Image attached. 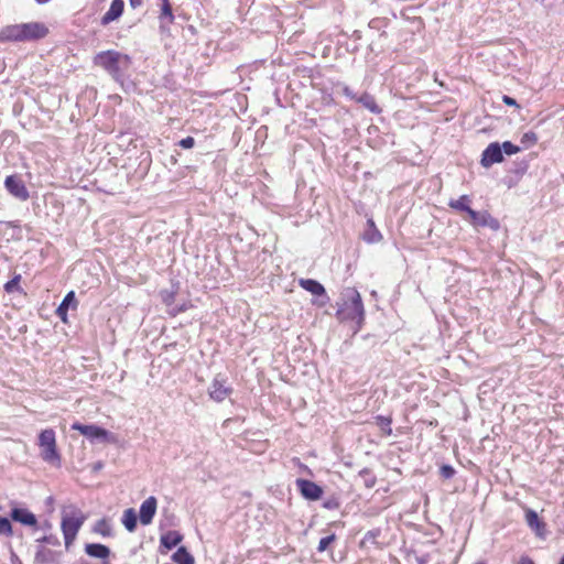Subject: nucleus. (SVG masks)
Returning <instances> with one entry per match:
<instances>
[{"instance_id": "1", "label": "nucleus", "mask_w": 564, "mask_h": 564, "mask_svg": "<svg viewBox=\"0 0 564 564\" xmlns=\"http://www.w3.org/2000/svg\"><path fill=\"white\" fill-rule=\"evenodd\" d=\"M343 302L336 312V316L341 322H355L354 333H357L365 321V308L359 292L354 288H347L341 293Z\"/></svg>"}, {"instance_id": "2", "label": "nucleus", "mask_w": 564, "mask_h": 564, "mask_svg": "<svg viewBox=\"0 0 564 564\" xmlns=\"http://www.w3.org/2000/svg\"><path fill=\"white\" fill-rule=\"evenodd\" d=\"M95 65L105 69L112 78L119 80L123 77L131 65L129 55L118 51L109 50L99 52L94 57Z\"/></svg>"}, {"instance_id": "3", "label": "nucleus", "mask_w": 564, "mask_h": 564, "mask_svg": "<svg viewBox=\"0 0 564 564\" xmlns=\"http://www.w3.org/2000/svg\"><path fill=\"white\" fill-rule=\"evenodd\" d=\"M86 519L84 512L75 506H68L62 510L61 530L67 550L75 541Z\"/></svg>"}, {"instance_id": "4", "label": "nucleus", "mask_w": 564, "mask_h": 564, "mask_svg": "<svg viewBox=\"0 0 564 564\" xmlns=\"http://www.w3.org/2000/svg\"><path fill=\"white\" fill-rule=\"evenodd\" d=\"M41 457L47 463H59V455L56 447V436L52 429L43 430L39 435Z\"/></svg>"}, {"instance_id": "5", "label": "nucleus", "mask_w": 564, "mask_h": 564, "mask_svg": "<svg viewBox=\"0 0 564 564\" xmlns=\"http://www.w3.org/2000/svg\"><path fill=\"white\" fill-rule=\"evenodd\" d=\"M72 429L80 432L84 436H86L90 441H101V442H106V443H115V441H116L113 434H111L107 430H105L100 426L94 425V424L85 425V424H80V423L76 422L72 425Z\"/></svg>"}, {"instance_id": "6", "label": "nucleus", "mask_w": 564, "mask_h": 564, "mask_svg": "<svg viewBox=\"0 0 564 564\" xmlns=\"http://www.w3.org/2000/svg\"><path fill=\"white\" fill-rule=\"evenodd\" d=\"M6 189L19 200H26L29 198V191L23 181L18 175H9L4 181Z\"/></svg>"}, {"instance_id": "7", "label": "nucleus", "mask_w": 564, "mask_h": 564, "mask_svg": "<svg viewBox=\"0 0 564 564\" xmlns=\"http://www.w3.org/2000/svg\"><path fill=\"white\" fill-rule=\"evenodd\" d=\"M20 25L23 41L40 40L48 33V29L45 24L40 22L22 23Z\"/></svg>"}, {"instance_id": "8", "label": "nucleus", "mask_w": 564, "mask_h": 564, "mask_svg": "<svg viewBox=\"0 0 564 564\" xmlns=\"http://www.w3.org/2000/svg\"><path fill=\"white\" fill-rule=\"evenodd\" d=\"M295 484L302 496L308 500H318L323 496V489L311 480L297 479Z\"/></svg>"}, {"instance_id": "9", "label": "nucleus", "mask_w": 564, "mask_h": 564, "mask_svg": "<svg viewBox=\"0 0 564 564\" xmlns=\"http://www.w3.org/2000/svg\"><path fill=\"white\" fill-rule=\"evenodd\" d=\"M503 160L502 149L498 143H490L481 155V165L489 167L495 163H500Z\"/></svg>"}, {"instance_id": "10", "label": "nucleus", "mask_w": 564, "mask_h": 564, "mask_svg": "<svg viewBox=\"0 0 564 564\" xmlns=\"http://www.w3.org/2000/svg\"><path fill=\"white\" fill-rule=\"evenodd\" d=\"M231 393V389L226 386L225 380L216 377L208 389L209 397L216 402L224 401Z\"/></svg>"}, {"instance_id": "11", "label": "nucleus", "mask_w": 564, "mask_h": 564, "mask_svg": "<svg viewBox=\"0 0 564 564\" xmlns=\"http://www.w3.org/2000/svg\"><path fill=\"white\" fill-rule=\"evenodd\" d=\"M156 507H158V501L154 497H149L141 503L140 511H139V518H140V522L143 525H148L152 522L153 517L155 516V512H156Z\"/></svg>"}, {"instance_id": "12", "label": "nucleus", "mask_w": 564, "mask_h": 564, "mask_svg": "<svg viewBox=\"0 0 564 564\" xmlns=\"http://www.w3.org/2000/svg\"><path fill=\"white\" fill-rule=\"evenodd\" d=\"M85 553L95 558L102 560L101 564H110L108 557L110 555V549L99 543H88L85 545Z\"/></svg>"}, {"instance_id": "13", "label": "nucleus", "mask_w": 564, "mask_h": 564, "mask_svg": "<svg viewBox=\"0 0 564 564\" xmlns=\"http://www.w3.org/2000/svg\"><path fill=\"white\" fill-rule=\"evenodd\" d=\"M11 518L24 525L35 527L37 524L35 514L24 508L12 509Z\"/></svg>"}, {"instance_id": "14", "label": "nucleus", "mask_w": 564, "mask_h": 564, "mask_svg": "<svg viewBox=\"0 0 564 564\" xmlns=\"http://www.w3.org/2000/svg\"><path fill=\"white\" fill-rule=\"evenodd\" d=\"M123 8H124L123 0H112L110 8L101 18V23L104 25H107L110 22L119 19L123 12Z\"/></svg>"}, {"instance_id": "15", "label": "nucleus", "mask_w": 564, "mask_h": 564, "mask_svg": "<svg viewBox=\"0 0 564 564\" xmlns=\"http://www.w3.org/2000/svg\"><path fill=\"white\" fill-rule=\"evenodd\" d=\"M15 41L22 42L20 24L7 25L0 31V42Z\"/></svg>"}, {"instance_id": "16", "label": "nucleus", "mask_w": 564, "mask_h": 564, "mask_svg": "<svg viewBox=\"0 0 564 564\" xmlns=\"http://www.w3.org/2000/svg\"><path fill=\"white\" fill-rule=\"evenodd\" d=\"M469 221L474 226H497V221L488 213H479L474 209L469 210Z\"/></svg>"}, {"instance_id": "17", "label": "nucleus", "mask_w": 564, "mask_h": 564, "mask_svg": "<svg viewBox=\"0 0 564 564\" xmlns=\"http://www.w3.org/2000/svg\"><path fill=\"white\" fill-rule=\"evenodd\" d=\"M76 308L77 301L73 291L68 292L59 306L56 310V314L63 322H67V312L69 307Z\"/></svg>"}, {"instance_id": "18", "label": "nucleus", "mask_w": 564, "mask_h": 564, "mask_svg": "<svg viewBox=\"0 0 564 564\" xmlns=\"http://www.w3.org/2000/svg\"><path fill=\"white\" fill-rule=\"evenodd\" d=\"M528 525L535 531L536 535L544 536L545 524L542 522L538 513L533 510H528L525 514Z\"/></svg>"}, {"instance_id": "19", "label": "nucleus", "mask_w": 564, "mask_h": 564, "mask_svg": "<svg viewBox=\"0 0 564 564\" xmlns=\"http://www.w3.org/2000/svg\"><path fill=\"white\" fill-rule=\"evenodd\" d=\"M299 284L306 290L307 292L314 295H323L325 294V288L317 281L312 279H301Z\"/></svg>"}, {"instance_id": "20", "label": "nucleus", "mask_w": 564, "mask_h": 564, "mask_svg": "<svg viewBox=\"0 0 564 564\" xmlns=\"http://www.w3.org/2000/svg\"><path fill=\"white\" fill-rule=\"evenodd\" d=\"M367 230L364 234V239L369 243L379 242L382 239L381 232L377 229L372 219L367 220Z\"/></svg>"}, {"instance_id": "21", "label": "nucleus", "mask_w": 564, "mask_h": 564, "mask_svg": "<svg viewBox=\"0 0 564 564\" xmlns=\"http://www.w3.org/2000/svg\"><path fill=\"white\" fill-rule=\"evenodd\" d=\"M93 532L100 534L104 538H109L113 535V529L108 519H100L98 520L94 527Z\"/></svg>"}, {"instance_id": "22", "label": "nucleus", "mask_w": 564, "mask_h": 564, "mask_svg": "<svg viewBox=\"0 0 564 564\" xmlns=\"http://www.w3.org/2000/svg\"><path fill=\"white\" fill-rule=\"evenodd\" d=\"M182 539L183 536L177 531H167L166 533L162 534L161 544L171 550L172 547L176 546L182 541Z\"/></svg>"}, {"instance_id": "23", "label": "nucleus", "mask_w": 564, "mask_h": 564, "mask_svg": "<svg viewBox=\"0 0 564 564\" xmlns=\"http://www.w3.org/2000/svg\"><path fill=\"white\" fill-rule=\"evenodd\" d=\"M55 560V554L50 549L40 546L34 556L35 564H50Z\"/></svg>"}, {"instance_id": "24", "label": "nucleus", "mask_w": 564, "mask_h": 564, "mask_svg": "<svg viewBox=\"0 0 564 564\" xmlns=\"http://www.w3.org/2000/svg\"><path fill=\"white\" fill-rule=\"evenodd\" d=\"M469 203H470L469 196L462 195L457 199L449 200L448 206L458 212H466L469 215V210H471V208L469 207Z\"/></svg>"}, {"instance_id": "25", "label": "nucleus", "mask_w": 564, "mask_h": 564, "mask_svg": "<svg viewBox=\"0 0 564 564\" xmlns=\"http://www.w3.org/2000/svg\"><path fill=\"white\" fill-rule=\"evenodd\" d=\"M137 513L133 509H127L122 516V524L129 532H133L137 528Z\"/></svg>"}, {"instance_id": "26", "label": "nucleus", "mask_w": 564, "mask_h": 564, "mask_svg": "<svg viewBox=\"0 0 564 564\" xmlns=\"http://www.w3.org/2000/svg\"><path fill=\"white\" fill-rule=\"evenodd\" d=\"M356 101L361 104L366 109L370 110L373 113L380 112V108L376 104L375 98L367 93H365L360 97H358Z\"/></svg>"}, {"instance_id": "27", "label": "nucleus", "mask_w": 564, "mask_h": 564, "mask_svg": "<svg viewBox=\"0 0 564 564\" xmlns=\"http://www.w3.org/2000/svg\"><path fill=\"white\" fill-rule=\"evenodd\" d=\"M173 561L177 564H194V557L187 552L185 547H180L172 556Z\"/></svg>"}, {"instance_id": "28", "label": "nucleus", "mask_w": 564, "mask_h": 564, "mask_svg": "<svg viewBox=\"0 0 564 564\" xmlns=\"http://www.w3.org/2000/svg\"><path fill=\"white\" fill-rule=\"evenodd\" d=\"M377 424L380 426V429L387 434L390 435L392 433V430L390 427L391 425V419L386 416H377Z\"/></svg>"}, {"instance_id": "29", "label": "nucleus", "mask_w": 564, "mask_h": 564, "mask_svg": "<svg viewBox=\"0 0 564 564\" xmlns=\"http://www.w3.org/2000/svg\"><path fill=\"white\" fill-rule=\"evenodd\" d=\"M161 20L163 19H167L169 22H172L174 20V15H173V12H172V8H171V4L169 1H165V2H162V8H161V17H160Z\"/></svg>"}, {"instance_id": "30", "label": "nucleus", "mask_w": 564, "mask_h": 564, "mask_svg": "<svg viewBox=\"0 0 564 564\" xmlns=\"http://www.w3.org/2000/svg\"><path fill=\"white\" fill-rule=\"evenodd\" d=\"M0 534L11 535L12 527L7 518H0Z\"/></svg>"}, {"instance_id": "31", "label": "nucleus", "mask_w": 564, "mask_h": 564, "mask_svg": "<svg viewBox=\"0 0 564 564\" xmlns=\"http://www.w3.org/2000/svg\"><path fill=\"white\" fill-rule=\"evenodd\" d=\"M501 149L508 155L516 154V153H518L520 151L519 147L514 145L510 141L503 142L502 145H501Z\"/></svg>"}, {"instance_id": "32", "label": "nucleus", "mask_w": 564, "mask_h": 564, "mask_svg": "<svg viewBox=\"0 0 564 564\" xmlns=\"http://www.w3.org/2000/svg\"><path fill=\"white\" fill-rule=\"evenodd\" d=\"M19 281H20V275H17L15 278H13L12 280L8 281L4 284V290L8 293L14 292L15 290L19 289Z\"/></svg>"}, {"instance_id": "33", "label": "nucleus", "mask_w": 564, "mask_h": 564, "mask_svg": "<svg viewBox=\"0 0 564 564\" xmlns=\"http://www.w3.org/2000/svg\"><path fill=\"white\" fill-rule=\"evenodd\" d=\"M37 543H46V544H51L53 546H57L59 545V540L57 536L55 535H45L43 538H40L36 540Z\"/></svg>"}, {"instance_id": "34", "label": "nucleus", "mask_w": 564, "mask_h": 564, "mask_svg": "<svg viewBox=\"0 0 564 564\" xmlns=\"http://www.w3.org/2000/svg\"><path fill=\"white\" fill-rule=\"evenodd\" d=\"M334 540H335L334 534L321 539L317 550L319 552H324Z\"/></svg>"}, {"instance_id": "35", "label": "nucleus", "mask_w": 564, "mask_h": 564, "mask_svg": "<svg viewBox=\"0 0 564 564\" xmlns=\"http://www.w3.org/2000/svg\"><path fill=\"white\" fill-rule=\"evenodd\" d=\"M195 144V140L192 137H186L180 141V145L183 149H192Z\"/></svg>"}, {"instance_id": "36", "label": "nucleus", "mask_w": 564, "mask_h": 564, "mask_svg": "<svg viewBox=\"0 0 564 564\" xmlns=\"http://www.w3.org/2000/svg\"><path fill=\"white\" fill-rule=\"evenodd\" d=\"M455 470L452 466H448V465H444L442 466L441 468V474L444 478H451L453 477Z\"/></svg>"}, {"instance_id": "37", "label": "nucleus", "mask_w": 564, "mask_h": 564, "mask_svg": "<svg viewBox=\"0 0 564 564\" xmlns=\"http://www.w3.org/2000/svg\"><path fill=\"white\" fill-rule=\"evenodd\" d=\"M341 93L351 100H357V95L346 85L341 86Z\"/></svg>"}, {"instance_id": "38", "label": "nucleus", "mask_w": 564, "mask_h": 564, "mask_svg": "<svg viewBox=\"0 0 564 564\" xmlns=\"http://www.w3.org/2000/svg\"><path fill=\"white\" fill-rule=\"evenodd\" d=\"M173 293L172 292H162V299L166 304H170L173 301Z\"/></svg>"}, {"instance_id": "39", "label": "nucleus", "mask_w": 564, "mask_h": 564, "mask_svg": "<svg viewBox=\"0 0 564 564\" xmlns=\"http://www.w3.org/2000/svg\"><path fill=\"white\" fill-rule=\"evenodd\" d=\"M502 101H503L506 105H508V106H516V107H518V104H517L516 99H513V98H511V97H509V96H507V95H505V96L502 97Z\"/></svg>"}, {"instance_id": "40", "label": "nucleus", "mask_w": 564, "mask_h": 564, "mask_svg": "<svg viewBox=\"0 0 564 564\" xmlns=\"http://www.w3.org/2000/svg\"><path fill=\"white\" fill-rule=\"evenodd\" d=\"M129 4L132 9H137L143 4V0H129Z\"/></svg>"}, {"instance_id": "41", "label": "nucleus", "mask_w": 564, "mask_h": 564, "mask_svg": "<svg viewBox=\"0 0 564 564\" xmlns=\"http://www.w3.org/2000/svg\"><path fill=\"white\" fill-rule=\"evenodd\" d=\"M519 564H534L533 561L527 556L520 558Z\"/></svg>"}, {"instance_id": "42", "label": "nucleus", "mask_w": 564, "mask_h": 564, "mask_svg": "<svg viewBox=\"0 0 564 564\" xmlns=\"http://www.w3.org/2000/svg\"><path fill=\"white\" fill-rule=\"evenodd\" d=\"M11 560H12V564H21L20 560L18 558V556L14 553H12Z\"/></svg>"}, {"instance_id": "43", "label": "nucleus", "mask_w": 564, "mask_h": 564, "mask_svg": "<svg viewBox=\"0 0 564 564\" xmlns=\"http://www.w3.org/2000/svg\"><path fill=\"white\" fill-rule=\"evenodd\" d=\"M524 137L528 138V140H531V138H532L533 141L536 140V138H535V135L533 133H531V137L529 135V133H525Z\"/></svg>"}, {"instance_id": "44", "label": "nucleus", "mask_w": 564, "mask_h": 564, "mask_svg": "<svg viewBox=\"0 0 564 564\" xmlns=\"http://www.w3.org/2000/svg\"><path fill=\"white\" fill-rule=\"evenodd\" d=\"M524 137L528 138V140H531V138H532L533 141L536 140V138H535V135L533 133H531V137L529 135V133H525Z\"/></svg>"}, {"instance_id": "45", "label": "nucleus", "mask_w": 564, "mask_h": 564, "mask_svg": "<svg viewBox=\"0 0 564 564\" xmlns=\"http://www.w3.org/2000/svg\"><path fill=\"white\" fill-rule=\"evenodd\" d=\"M375 485V480L372 479L370 482H366L367 487H372Z\"/></svg>"}, {"instance_id": "46", "label": "nucleus", "mask_w": 564, "mask_h": 564, "mask_svg": "<svg viewBox=\"0 0 564 564\" xmlns=\"http://www.w3.org/2000/svg\"><path fill=\"white\" fill-rule=\"evenodd\" d=\"M48 1H50V0H36V2H37V3H40V4L46 3V2H48Z\"/></svg>"}, {"instance_id": "47", "label": "nucleus", "mask_w": 564, "mask_h": 564, "mask_svg": "<svg viewBox=\"0 0 564 564\" xmlns=\"http://www.w3.org/2000/svg\"><path fill=\"white\" fill-rule=\"evenodd\" d=\"M558 564H564V555L562 556V558L560 560Z\"/></svg>"}, {"instance_id": "48", "label": "nucleus", "mask_w": 564, "mask_h": 564, "mask_svg": "<svg viewBox=\"0 0 564 564\" xmlns=\"http://www.w3.org/2000/svg\"><path fill=\"white\" fill-rule=\"evenodd\" d=\"M100 468H101V465H100V464H98V465L96 466V469H100Z\"/></svg>"}, {"instance_id": "49", "label": "nucleus", "mask_w": 564, "mask_h": 564, "mask_svg": "<svg viewBox=\"0 0 564 564\" xmlns=\"http://www.w3.org/2000/svg\"><path fill=\"white\" fill-rule=\"evenodd\" d=\"M477 564H484V563H477Z\"/></svg>"}]
</instances>
